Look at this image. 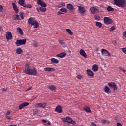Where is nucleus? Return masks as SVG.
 <instances>
[{
  "label": "nucleus",
  "instance_id": "nucleus-1",
  "mask_svg": "<svg viewBox=\"0 0 126 126\" xmlns=\"http://www.w3.org/2000/svg\"><path fill=\"white\" fill-rule=\"evenodd\" d=\"M24 72L26 74H28V75H36L37 71L36 69L32 68V67L29 64H26L25 65V69L24 70Z\"/></svg>",
  "mask_w": 126,
  "mask_h": 126
},
{
  "label": "nucleus",
  "instance_id": "nucleus-2",
  "mask_svg": "<svg viewBox=\"0 0 126 126\" xmlns=\"http://www.w3.org/2000/svg\"><path fill=\"white\" fill-rule=\"evenodd\" d=\"M114 4L118 7H126V1L124 0H115Z\"/></svg>",
  "mask_w": 126,
  "mask_h": 126
},
{
  "label": "nucleus",
  "instance_id": "nucleus-3",
  "mask_svg": "<svg viewBox=\"0 0 126 126\" xmlns=\"http://www.w3.org/2000/svg\"><path fill=\"white\" fill-rule=\"evenodd\" d=\"M63 122L65 123H68V124H72V125H75L76 122L72 120V118L66 117V118H63L62 119Z\"/></svg>",
  "mask_w": 126,
  "mask_h": 126
},
{
  "label": "nucleus",
  "instance_id": "nucleus-4",
  "mask_svg": "<svg viewBox=\"0 0 126 126\" xmlns=\"http://www.w3.org/2000/svg\"><path fill=\"white\" fill-rule=\"evenodd\" d=\"M77 7L78 8L79 12L81 15H83V16L86 15V9L84 7L77 6Z\"/></svg>",
  "mask_w": 126,
  "mask_h": 126
},
{
  "label": "nucleus",
  "instance_id": "nucleus-5",
  "mask_svg": "<svg viewBox=\"0 0 126 126\" xmlns=\"http://www.w3.org/2000/svg\"><path fill=\"white\" fill-rule=\"evenodd\" d=\"M15 44L16 46H19L22 45H25L26 44V39H18L16 40Z\"/></svg>",
  "mask_w": 126,
  "mask_h": 126
},
{
  "label": "nucleus",
  "instance_id": "nucleus-6",
  "mask_svg": "<svg viewBox=\"0 0 126 126\" xmlns=\"http://www.w3.org/2000/svg\"><path fill=\"white\" fill-rule=\"evenodd\" d=\"M104 21L105 24H112L113 23V20H112L110 18L105 17L104 18Z\"/></svg>",
  "mask_w": 126,
  "mask_h": 126
},
{
  "label": "nucleus",
  "instance_id": "nucleus-7",
  "mask_svg": "<svg viewBox=\"0 0 126 126\" xmlns=\"http://www.w3.org/2000/svg\"><path fill=\"white\" fill-rule=\"evenodd\" d=\"M101 54H102L103 56H106V57L111 56V53H110V52L106 49H102Z\"/></svg>",
  "mask_w": 126,
  "mask_h": 126
},
{
  "label": "nucleus",
  "instance_id": "nucleus-8",
  "mask_svg": "<svg viewBox=\"0 0 126 126\" xmlns=\"http://www.w3.org/2000/svg\"><path fill=\"white\" fill-rule=\"evenodd\" d=\"M108 85L111 88H113L114 90H117L118 87H117V85L114 82L108 83Z\"/></svg>",
  "mask_w": 126,
  "mask_h": 126
},
{
  "label": "nucleus",
  "instance_id": "nucleus-9",
  "mask_svg": "<svg viewBox=\"0 0 126 126\" xmlns=\"http://www.w3.org/2000/svg\"><path fill=\"white\" fill-rule=\"evenodd\" d=\"M90 10L93 14L99 13V9L95 7H92L90 8Z\"/></svg>",
  "mask_w": 126,
  "mask_h": 126
},
{
  "label": "nucleus",
  "instance_id": "nucleus-10",
  "mask_svg": "<svg viewBox=\"0 0 126 126\" xmlns=\"http://www.w3.org/2000/svg\"><path fill=\"white\" fill-rule=\"evenodd\" d=\"M47 106V103H36L35 104V107H37V108H45Z\"/></svg>",
  "mask_w": 126,
  "mask_h": 126
},
{
  "label": "nucleus",
  "instance_id": "nucleus-11",
  "mask_svg": "<svg viewBox=\"0 0 126 126\" xmlns=\"http://www.w3.org/2000/svg\"><path fill=\"white\" fill-rule=\"evenodd\" d=\"M29 105V103L28 102H24L22 104H21L19 106V110H22L23 108H25V107H27Z\"/></svg>",
  "mask_w": 126,
  "mask_h": 126
},
{
  "label": "nucleus",
  "instance_id": "nucleus-12",
  "mask_svg": "<svg viewBox=\"0 0 126 126\" xmlns=\"http://www.w3.org/2000/svg\"><path fill=\"white\" fill-rule=\"evenodd\" d=\"M6 38L7 40H11L12 39V33L10 32H8L6 33Z\"/></svg>",
  "mask_w": 126,
  "mask_h": 126
},
{
  "label": "nucleus",
  "instance_id": "nucleus-13",
  "mask_svg": "<svg viewBox=\"0 0 126 126\" xmlns=\"http://www.w3.org/2000/svg\"><path fill=\"white\" fill-rule=\"evenodd\" d=\"M32 26H33L34 28H38L39 27V23L37 21H33L32 23Z\"/></svg>",
  "mask_w": 126,
  "mask_h": 126
},
{
  "label": "nucleus",
  "instance_id": "nucleus-14",
  "mask_svg": "<svg viewBox=\"0 0 126 126\" xmlns=\"http://www.w3.org/2000/svg\"><path fill=\"white\" fill-rule=\"evenodd\" d=\"M37 3L41 6H47V4L45 3V1L44 0H38Z\"/></svg>",
  "mask_w": 126,
  "mask_h": 126
},
{
  "label": "nucleus",
  "instance_id": "nucleus-15",
  "mask_svg": "<svg viewBox=\"0 0 126 126\" xmlns=\"http://www.w3.org/2000/svg\"><path fill=\"white\" fill-rule=\"evenodd\" d=\"M80 55H81V56H82L84 58H87V55H86L85 51H84V50L83 49L80 50Z\"/></svg>",
  "mask_w": 126,
  "mask_h": 126
},
{
  "label": "nucleus",
  "instance_id": "nucleus-16",
  "mask_svg": "<svg viewBox=\"0 0 126 126\" xmlns=\"http://www.w3.org/2000/svg\"><path fill=\"white\" fill-rule=\"evenodd\" d=\"M59 62V60L56 58H52L51 59V63L52 64H53V63H55V64L58 63Z\"/></svg>",
  "mask_w": 126,
  "mask_h": 126
},
{
  "label": "nucleus",
  "instance_id": "nucleus-17",
  "mask_svg": "<svg viewBox=\"0 0 126 126\" xmlns=\"http://www.w3.org/2000/svg\"><path fill=\"white\" fill-rule=\"evenodd\" d=\"M98 69L99 67H98V65L94 64L92 66V70L94 72H96V71H98Z\"/></svg>",
  "mask_w": 126,
  "mask_h": 126
},
{
  "label": "nucleus",
  "instance_id": "nucleus-18",
  "mask_svg": "<svg viewBox=\"0 0 126 126\" xmlns=\"http://www.w3.org/2000/svg\"><path fill=\"white\" fill-rule=\"evenodd\" d=\"M12 4L14 10H15L16 13H18L19 11L18 10V8L17 7V5H16V4H15V3H12Z\"/></svg>",
  "mask_w": 126,
  "mask_h": 126
},
{
  "label": "nucleus",
  "instance_id": "nucleus-19",
  "mask_svg": "<svg viewBox=\"0 0 126 126\" xmlns=\"http://www.w3.org/2000/svg\"><path fill=\"white\" fill-rule=\"evenodd\" d=\"M56 56L58 57V58H64V57L66 56V53L62 52L60 54H57Z\"/></svg>",
  "mask_w": 126,
  "mask_h": 126
},
{
  "label": "nucleus",
  "instance_id": "nucleus-20",
  "mask_svg": "<svg viewBox=\"0 0 126 126\" xmlns=\"http://www.w3.org/2000/svg\"><path fill=\"white\" fill-rule=\"evenodd\" d=\"M55 112L61 114L62 113V107L60 105L57 106L55 108Z\"/></svg>",
  "mask_w": 126,
  "mask_h": 126
},
{
  "label": "nucleus",
  "instance_id": "nucleus-21",
  "mask_svg": "<svg viewBox=\"0 0 126 126\" xmlns=\"http://www.w3.org/2000/svg\"><path fill=\"white\" fill-rule=\"evenodd\" d=\"M44 71L50 72L51 71H55V69L52 67H46L44 69Z\"/></svg>",
  "mask_w": 126,
  "mask_h": 126
},
{
  "label": "nucleus",
  "instance_id": "nucleus-22",
  "mask_svg": "<svg viewBox=\"0 0 126 126\" xmlns=\"http://www.w3.org/2000/svg\"><path fill=\"white\" fill-rule=\"evenodd\" d=\"M87 73L89 76H93V75H94V73H93V72L90 69L87 70Z\"/></svg>",
  "mask_w": 126,
  "mask_h": 126
},
{
  "label": "nucleus",
  "instance_id": "nucleus-23",
  "mask_svg": "<svg viewBox=\"0 0 126 126\" xmlns=\"http://www.w3.org/2000/svg\"><path fill=\"white\" fill-rule=\"evenodd\" d=\"M84 111H86L87 113H91V110H90V107L88 106H85L83 107Z\"/></svg>",
  "mask_w": 126,
  "mask_h": 126
},
{
  "label": "nucleus",
  "instance_id": "nucleus-24",
  "mask_svg": "<svg viewBox=\"0 0 126 126\" xmlns=\"http://www.w3.org/2000/svg\"><path fill=\"white\" fill-rule=\"evenodd\" d=\"M18 3L20 5H21V6L24 7L25 5V1H24V0H19Z\"/></svg>",
  "mask_w": 126,
  "mask_h": 126
},
{
  "label": "nucleus",
  "instance_id": "nucleus-25",
  "mask_svg": "<svg viewBox=\"0 0 126 126\" xmlns=\"http://www.w3.org/2000/svg\"><path fill=\"white\" fill-rule=\"evenodd\" d=\"M13 19H14V20H20V17H19V15H17V14L14 15L13 16Z\"/></svg>",
  "mask_w": 126,
  "mask_h": 126
},
{
  "label": "nucleus",
  "instance_id": "nucleus-26",
  "mask_svg": "<svg viewBox=\"0 0 126 126\" xmlns=\"http://www.w3.org/2000/svg\"><path fill=\"white\" fill-rule=\"evenodd\" d=\"M47 6H41L39 7V10L42 11V12H45L47 11V8H46Z\"/></svg>",
  "mask_w": 126,
  "mask_h": 126
},
{
  "label": "nucleus",
  "instance_id": "nucleus-27",
  "mask_svg": "<svg viewBox=\"0 0 126 126\" xmlns=\"http://www.w3.org/2000/svg\"><path fill=\"white\" fill-rule=\"evenodd\" d=\"M67 9L70 10H73V9H74V8H73V6L71 4H68L67 5Z\"/></svg>",
  "mask_w": 126,
  "mask_h": 126
},
{
  "label": "nucleus",
  "instance_id": "nucleus-28",
  "mask_svg": "<svg viewBox=\"0 0 126 126\" xmlns=\"http://www.w3.org/2000/svg\"><path fill=\"white\" fill-rule=\"evenodd\" d=\"M48 89H50L51 91H54V90L56 89V86H55L54 85H50L48 86Z\"/></svg>",
  "mask_w": 126,
  "mask_h": 126
},
{
  "label": "nucleus",
  "instance_id": "nucleus-29",
  "mask_svg": "<svg viewBox=\"0 0 126 126\" xmlns=\"http://www.w3.org/2000/svg\"><path fill=\"white\" fill-rule=\"evenodd\" d=\"M102 124H103V125H107V124H110V123H111V122H110L109 121L105 120V119H102Z\"/></svg>",
  "mask_w": 126,
  "mask_h": 126
},
{
  "label": "nucleus",
  "instance_id": "nucleus-30",
  "mask_svg": "<svg viewBox=\"0 0 126 126\" xmlns=\"http://www.w3.org/2000/svg\"><path fill=\"white\" fill-rule=\"evenodd\" d=\"M23 52L22 49L20 48H17L16 51V53L18 54H22Z\"/></svg>",
  "mask_w": 126,
  "mask_h": 126
},
{
  "label": "nucleus",
  "instance_id": "nucleus-31",
  "mask_svg": "<svg viewBox=\"0 0 126 126\" xmlns=\"http://www.w3.org/2000/svg\"><path fill=\"white\" fill-rule=\"evenodd\" d=\"M33 19H34V18L30 17L28 20V24L30 25V24H31L32 25V22H33Z\"/></svg>",
  "mask_w": 126,
  "mask_h": 126
},
{
  "label": "nucleus",
  "instance_id": "nucleus-32",
  "mask_svg": "<svg viewBox=\"0 0 126 126\" xmlns=\"http://www.w3.org/2000/svg\"><path fill=\"white\" fill-rule=\"evenodd\" d=\"M17 32H19L20 34L23 35V34H24L23 31H22V29H21V28H17Z\"/></svg>",
  "mask_w": 126,
  "mask_h": 126
},
{
  "label": "nucleus",
  "instance_id": "nucleus-33",
  "mask_svg": "<svg viewBox=\"0 0 126 126\" xmlns=\"http://www.w3.org/2000/svg\"><path fill=\"white\" fill-rule=\"evenodd\" d=\"M58 41L59 44H61L62 46H63V45L65 44V42H64V40L59 39Z\"/></svg>",
  "mask_w": 126,
  "mask_h": 126
},
{
  "label": "nucleus",
  "instance_id": "nucleus-34",
  "mask_svg": "<svg viewBox=\"0 0 126 126\" xmlns=\"http://www.w3.org/2000/svg\"><path fill=\"white\" fill-rule=\"evenodd\" d=\"M104 91L106 93H108V92H110V88L108 86H106L104 88Z\"/></svg>",
  "mask_w": 126,
  "mask_h": 126
},
{
  "label": "nucleus",
  "instance_id": "nucleus-35",
  "mask_svg": "<svg viewBox=\"0 0 126 126\" xmlns=\"http://www.w3.org/2000/svg\"><path fill=\"white\" fill-rule=\"evenodd\" d=\"M96 26H97L98 27L101 28L102 27V23H101L100 22H96Z\"/></svg>",
  "mask_w": 126,
  "mask_h": 126
},
{
  "label": "nucleus",
  "instance_id": "nucleus-36",
  "mask_svg": "<svg viewBox=\"0 0 126 126\" xmlns=\"http://www.w3.org/2000/svg\"><path fill=\"white\" fill-rule=\"evenodd\" d=\"M107 10H108V11H114V8L109 6L107 8Z\"/></svg>",
  "mask_w": 126,
  "mask_h": 126
},
{
  "label": "nucleus",
  "instance_id": "nucleus-37",
  "mask_svg": "<svg viewBox=\"0 0 126 126\" xmlns=\"http://www.w3.org/2000/svg\"><path fill=\"white\" fill-rule=\"evenodd\" d=\"M66 31H67V32H68V34H69V35H71L73 34V32H72V31H71V30L69 29H67Z\"/></svg>",
  "mask_w": 126,
  "mask_h": 126
},
{
  "label": "nucleus",
  "instance_id": "nucleus-38",
  "mask_svg": "<svg viewBox=\"0 0 126 126\" xmlns=\"http://www.w3.org/2000/svg\"><path fill=\"white\" fill-rule=\"evenodd\" d=\"M94 17L95 19H96V20H100V19H101V17H100V16H98L97 15H95L94 16Z\"/></svg>",
  "mask_w": 126,
  "mask_h": 126
},
{
  "label": "nucleus",
  "instance_id": "nucleus-39",
  "mask_svg": "<svg viewBox=\"0 0 126 126\" xmlns=\"http://www.w3.org/2000/svg\"><path fill=\"white\" fill-rule=\"evenodd\" d=\"M60 11H62V12L66 13V12H67V10L64 8H62L60 9Z\"/></svg>",
  "mask_w": 126,
  "mask_h": 126
},
{
  "label": "nucleus",
  "instance_id": "nucleus-40",
  "mask_svg": "<svg viewBox=\"0 0 126 126\" xmlns=\"http://www.w3.org/2000/svg\"><path fill=\"white\" fill-rule=\"evenodd\" d=\"M33 46H34V47H39V43H38L36 41H34Z\"/></svg>",
  "mask_w": 126,
  "mask_h": 126
},
{
  "label": "nucleus",
  "instance_id": "nucleus-41",
  "mask_svg": "<svg viewBox=\"0 0 126 126\" xmlns=\"http://www.w3.org/2000/svg\"><path fill=\"white\" fill-rule=\"evenodd\" d=\"M7 90V88H3L1 89V93H4V92H5V91H6Z\"/></svg>",
  "mask_w": 126,
  "mask_h": 126
},
{
  "label": "nucleus",
  "instance_id": "nucleus-42",
  "mask_svg": "<svg viewBox=\"0 0 126 126\" xmlns=\"http://www.w3.org/2000/svg\"><path fill=\"white\" fill-rule=\"evenodd\" d=\"M59 7H63V6H65V3L64 2H62L59 5Z\"/></svg>",
  "mask_w": 126,
  "mask_h": 126
},
{
  "label": "nucleus",
  "instance_id": "nucleus-43",
  "mask_svg": "<svg viewBox=\"0 0 126 126\" xmlns=\"http://www.w3.org/2000/svg\"><path fill=\"white\" fill-rule=\"evenodd\" d=\"M119 69H120V70H121V71H123V72H124V73H125V74H126V71L125 70V69H124V68L119 67Z\"/></svg>",
  "mask_w": 126,
  "mask_h": 126
},
{
  "label": "nucleus",
  "instance_id": "nucleus-44",
  "mask_svg": "<svg viewBox=\"0 0 126 126\" xmlns=\"http://www.w3.org/2000/svg\"><path fill=\"white\" fill-rule=\"evenodd\" d=\"M24 7H26L27 8H32V6L31 5H25L24 6Z\"/></svg>",
  "mask_w": 126,
  "mask_h": 126
},
{
  "label": "nucleus",
  "instance_id": "nucleus-45",
  "mask_svg": "<svg viewBox=\"0 0 126 126\" xmlns=\"http://www.w3.org/2000/svg\"><path fill=\"white\" fill-rule=\"evenodd\" d=\"M20 16L21 19H24V17H23V12H20Z\"/></svg>",
  "mask_w": 126,
  "mask_h": 126
},
{
  "label": "nucleus",
  "instance_id": "nucleus-46",
  "mask_svg": "<svg viewBox=\"0 0 126 126\" xmlns=\"http://www.w3.org/2000/svg\"><path fill=\"white\" fill-rule=\"evenodd\" d=\"M115 121H117V122H118L119 120H120V116H115Z\"/></svg>",
  "mask_w": 126,
  "mask_h": 126
},
{
  "label": "nucleus",
  "instance_id": "nucleus-47",
  "mask_svg": "<svg viewBox=\"0 0 126 126\" xmlns=\"http://www.w3.org/2000/svg\"><path fill=\"white\" fill-rule=\"evenodd\" d=\"M122 52L126 54V48H123L122 49Z\"/></svg>",
  "mask_w": 126,
  "mask_h": 126
},
{
  "label": "nucleus",
  "instance_id": "nucleus-48",
  "mask_svg": "<svg viewBox=\"0 0 126 126\" xmlns=\"http://www.w3.org/2000/svg\"><path fill=\"white\" fill-rule=\"evenodd\" d=\"M77 77L78 79H81L82 78H83L82 75H78Z\"/></svg>",
  "mask_w": 126,
  "mask_h": 126
},
{
  "label": "nucleus",
  "instance_id": "nucleus-49",
  "mask_svg": "<svg viewBox=\"0 0 126 126\" xmlns=\"http://www.w3.org/2000/svg\"><path fill=\"white\" fill-rule=\"evenodd\" d=\"M123 37L126 38V30L123 32Z\"/></svg>",
  "mask_w": 126,
  "mask_h": 126
},
{
  "label": "nucleus",
  "instance_id": "nucleus-50",
  "mask_svg": "<svg viewBox=\"0 0 126 126\" xmlns=\"http://www.w3.org/2000/svg\"><path fill=\"white\" fill-rule=\"evenodd\" d=\"M33 113L34 114H38V109H34L33 110Z\"/></svg>",
  "mask_w": 126,
  "mask_h": 126
},
{
  "label": "nucleus",
  "instance_id": "nucleus-51",
  "mask_svg": "<svg viewBox=\"0 0 126 126\" xmlns=\"http://www.w3.org/2000/svg\"><path fill=\"white\" fill-rule=\"evenodd\" d=\"M2 10H3V7L2 5H0V12L2 11Z\"/></svg>",
  "mask_w": 126,
  "mask_h": 126
},
{
  "label": "nucleus",
  "instance_id": "nucleus-52",
  "mask_svg": "<svg viewBox=\"0 0 126 126\" xmlns=\"http://www.w3.org/2000/svg\"><path fill=\"white\" fill-rule=\"evenodd\" d=\"M6 119H7L8 120H10V119H11V116H9V115H6Z\"/></svg>",
  "mask_w": 126,
  "mask_h": 126
},
{
  "label": "nucleus",
  "instance_id": "nucleus-53",
  "mask_svg": "<svg viewBox=\"0 0 126 126\" xmlns=\"http://www.w3.org/2000/svg\"><path fill=\"white\" fill-rule=\"evenodd\" d=\"M91 126H97V125H96V124H95V123H94V122H92V123H91Z\"/></svg>",
  "mask_w": 126,
  "mask_h": 126
},
{
  "label": "nucleus",
  "instance_id": "nucleus-54",
  "mask_svg": "<svg viewBox=\"0 0 126 126\" xmlns=\"http://www.w3.org/2000/svg\"><path fill=\"white\" fill-rule=\"evenodd\" d=\"M10 112L8 111L6 113V116H10Z\"/></svg>",
  "mask_w": 126,
  "mask_h": 126
},
{
  "label": "nucleus",
  "instance_id": "nucleus-55",
  "mask_svg": "<svg viewBox=\"0 0 126 126\" xmlns=\"http://www.w3.org/2000/svg\"><path fill=\"white\" fill-rule=\"evenodd\" d=\"M117 126H123L120 123L117 122Z\"/></svg>",
  "mask_w": 126,
  "mask_h": 126
},
{
  "label": "nucleus",
  "instance_id": "nucleus-56",
  "mask_svg": "<svg viewBox=\"0 0 126 126\" xmlns=\"http://www.w3.org/2000/svg\"><path fill=\"white\" fill-rule=\"evenodd\" d=\"M31 89H32V87H30L28 88V89H27L26 90V91H28L29 90H31Z\"/></svg>",
  "mask_w": 126,
  "mask_h": 126
},
{
  "label": "nucleus",
  "instance_id": "nucleus-57",
  "mask_svg": "<svg viewBox=\"0 0 126 126\" xmlns=\"http://www.w3.org/2000/svg\"><path fill=\"white\" fill-rule=\"evenodd\" d=\"M114 29H115V27H114V26L111 27L110 28V31H113V30H114Z\"/></svg>",
  "mask_w": 126,
  "mask_h": 126
},
{
  "label": "nucleus",
  "instance_id": "nucleus-58",
  "mask_svg": "<svg viewBox=\"0 0 126 126\" xmlns=\"http://www.w3.org/2000/svg\"><path fill=\"white\" fill-rule=\"evenodd\" d=\"M57 14L58 15H62V14H63V13L61 12H58Z\"/></svg>",
  "mask_w": 126,
  "mask_h": 126
},
{
  "label": "nucleus",
  "instance_id": "nucleus-59",
  "mask_svg": "<svg viewBox=\"0 0 126 126\" xmlns=\"http://www.w3.org/2000/svg\"><path fill=\"white\" fill-rule=\"evenodd\" d=\"M36 10L39 13H40V9H39V7L36 8Z\"/></svg>",
  "mask_w": 126,
  "mask_h": 126
},
{
  "label": "nucleus",
  "instance_id": "nucleus-60",
  "mask_svg": "<svg viewBox=\"0 0 126 126\" xmlns=\"http://www.w3.org/2000/svg\"><path fill=\"white\" fill-rule=\"evenodd\" d=\"M42 122H43V123H47V121L46 120H43Z\"/></svg>",
  "mask_w": 126,
  "mask_h": 126
},
{
  "label": "nucleus",
  "instance_id": "nucleus-61",
  "mask_svg": "<svg viewBox=\"0 0 126 126\" xmlns=\"http://www.w3.org/2000/svg\"><path fill=\"white\" fill-rule=\"evenodd\" d=\"M48 125H51V122H50V121L48 122Z\"/></svg>",
  "mask_w": 126,
  "mask_h": 126
},
{
  "label": "nucleus",
  "instance_id": "nucleus-62",
  "mask_svg": "<svg viewBox=\"0 0 126 126\" xmlns=\"http://www.w3.org/2000/svg\"><path fill=\"white\" fill-rule=\"evenodd\" d=\"M96 51H99V48H97L96 49Z\"/></svg>",
  "mask_w": 126,
  "mask_h": 126
},
{
  "label": "nucleus",
  "instance_id": "nucleus-63",
  "mask_svg": "<svg viewBox=\"0 0 126 126\" xmlns=\"http://www.w3.org/2000/svg\"><path fill=\"white\" fill-rule=\"evenodd\" d=\"M34 99H37V97H36V96L35 97L34 96Z\"/></svg>",
  "mask_w": 126,
  "mask_h": 126
},
{
  "label": "nucleus",
  "instance_id": "nucleus-64",
  "mask_svg": "<svg viewBox=\"0 0 126 126\" xmlns=\"http://www.w3.org/2000/svg\"><path fill=\"white\" fill-rule=\"evenodd\" d=\"M1 27H0V30H1Z\"/></svg>",
  "mask_w": 126,
  "mask_h": 126
}]
</instances>
